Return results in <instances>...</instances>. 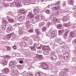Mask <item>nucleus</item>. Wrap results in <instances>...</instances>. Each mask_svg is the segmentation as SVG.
Listing matches in <instances>:
<instances>
[{"mask_svg":"<svg viewBox=\"0 0 76 76\" xmlns=\"http://www.w3.org/2000/svg\"><path fill=\"white\" fill-rule=\"evenodd\" d=\"M35 1H36V0H17L14 3L17 6L20 7L22 6L21 2L24 5H29L31 3L34 4Z\"/></svg>","mask_w":76,"mask_h":76,"instance_id":"obj_1","label":"nucleus"},{"mask_svg":"<svg viewBox=\"0 0 76 76\" xmlns=\"http://www.w3.org/2000/svg\"><path fill=\"white\" fill-rule=\"evenodd\" d=\"M39 66H40L42 67V68L43 69H48L49 66L47 64H46L44 63H41L39 64Z\"/></svg>","mask_w":76,"mask_h":76,"instance_id":"obj_2","label":"nucleus"},{"mask_svg":"<svg viewBox=\"0 0 76 76\" xmlns=\"http://www.w3.org/2000/svg\"><path fill=\"white\" fill-rule=\"evenodd\" d=\"M60 1H58V2H57L55 4H54V5L55 6H54L53 7V9H54L55 10H59V9H60V7L58 6H60Z\"/></svg>","mask_w":76,"mask_h":76,"instance_id":"obj_3","label":"nucleus"},{"mask_svg":"<svg viewBox=\"0 0 76 76\" xmlns=\"http://www.w3.org/2000/svg\"><path fill=\"white\" fill-rule=\"evenodd\" d=\"M49 33L51 34V37L53 38H54L56 37H57L56 32L54 31H52L51 30H50L49 31Z\"/></svg>","mask_w":76,"mask_h":76,"instance_id":"obj_4","label":"nucleus"},{"mask_svg":"<svg viewBox=\"0 0 76 76\" xmlns=\"http://www.w3.org/2000/svg\"><path fill=\"white\" fill-rule=\"evenodd\" d=\"M4 6H5V7H7V6L13 7L15 6V5L14 4V3H5L4 4Z\"/></svg>","mask_w":76,"mask_h":76,"instance_id":"obj_5","label":"nucleus"},{"mask_svg":"<svg viewBox=\"0 0 76 76\" xmlns=\"http://www.w3.org/2000/svg\"><path fill=\"white\" fill-rule=\"evenodd\" d=\"M56 42L60 44V45H63V44H65L66 43L64 42H62L61 39L60 38H57L56 40Z\"/></svg>","mask_w":76,"mask_h":76,"instance_id":"obj_6","label":"nucleus"},{"mask_svg":"<svg viewBox=\"0 0 76 76\" xmlns=\"http://www.w3.org/2000/svg\"><path fill=\"white\" fill-rule=\"evenodd\" d=\"M42 50H43V51L44 50L46 51H49L50 49V48L49 47V45L44 46L42 45Z\"/></svg>","mask_w":76,"mask_h":76,"instance_id":"obj_7","label":"nucleus"},{"mask_svg":"<svg viewBox=\"0 0 76 76\" xmlns=\"http://www.w3.org/2000/svg\"><path fill=\"white\" fill-rule=\"evenodd\" d=\"M51 58L52 59V60H53L55 61H57V58L56 55H51Z\"/></svg>","mask_w":76,"mask_h":76,"instance_id":"obj_8","label":"nucleus"},{"mask_svg":"<svg viewBox=\"0 0 76 76\" xmlns=\"http://www.w3.org/2000/svg\"><path fill=\"white\" fill-rule=\"evenodd\" d=\"M12 75L16 76H17V75H18V73H19V72H18V70H15L13 71H12Z\"/></svg>","mask_w":76,"mask_h":76,"instance_id":"obj_9","label":"nucleus"},{"mask_svg":"<svg viewBox=\"0 0 76 76\" xmlns=\"http://www.w3.org/2000/svg\"><path fill=\"white\" fill-rule=\"evenodd\" d=\"M9 66H10L12 67H15L16 66L15 63L12 61H10L9 64Z\"/></svg>","mask_w":76,"mask_h":76,"instance_id":"obj_10","label":"nucleus"},{"mask_svg":"<svg viewBox=\"0 0 76 76\" xmlns=\"http://www.w3.org/2000/svg\"><path fill=\"white\" fill-rule=\"evenodd\" d=\"M10 17H9V16H7L6 17L7 19L10 22H11V23H13L15 22V20L13 19H10Z\"/></svg>","mask_w":76,"mask_h":76,"instance_id":"obj_11","label":"nucleus"},{"mask_svg":"<svg viewBox=\"0 0 76 76\" xmlns=\"http://www.w3.org/2000/svg\"><path fill=\"white\" fill-rule=\"evenodd\" d=\"M18 31L19 32V35H21L23 34V31H22V27L18 26Z\"/></svg>","mask_w":76,"mask_h":76,"instance_id":"obj_12","label":"nucleus"},{"mask_svg":"<svg viewBox=\"0 0 76 76\" xmlns=\"http://www.w3.org/2000/svg\"><path fill=\"white\" fill-rule=\"evenodd\" d=\"M39 8H37L34 9V15H37L38 13H39Z\"/></svg>","mask_w":76,"mask_h":76,"instance_id":"obj_13","label":"nucleus"},{"mask_svg":"<svg viewBox=\"0 0 76 76\" xmlns=\"http://www.w3.org/2000/svg\"><path fill=\"white\" fill-rule=\"evenodd\" d=\"M19 13L22 15H25V14H26V11L24 10L23 9H21L19 11Z\"/></svg>","mask_w":76,"mask_h":76,"instance_id":"obj_14","label":"nucleus"},{"mask_svg":"<svg viewBox=\"0 0 76 76\" xmlns=\"http://www.w3.org/2000/svg\"><path fill=\"white\" fill-rule=\"evenodd\" d=\"M42 57H43V56H42V55H41L37 54L36 55V58H37V59H42Z\"/></svg>","mask_w":76,"mask_h":76,"instance_id":"obj_15","label":"nucleus"},{"mask_svg":"<svg viewBox=\"0 0 76 76\" xmlns=\"http://www.w3.org/2000/svg\"><path fill=\"white\" fill-rule=\"evenodd\" d=\"M20 45L22 47H28V45H27L26 43L25 42H22L20 44Z\"/></svg>","mask_w":76,"mask_h":76,"instance_id":"obj_16","label":"nucleus"},{"mask_svg":"<svg viewBox=\"0 0 76 76\" xmlns=\"http://www.w3.org/2000/svg\"><path fill=\"white\" fill-rule=\"evenodd\" d=\"M17 18L18 19H25V17L24 15H19L17 16Z\"/></svg>","mask_w":76,"mask_h":76,"instance_id":"obj_17","label":"nucleus"},{"mask_svg":"<svg viewBox=\"0 0 76 76\" xmlns=\"http://www.w3.org/2000/svg\"><path fill=\"white\" fill-rule=\"evenodd\" d=\"M37 35H37L36 36H35L34 38V40L35 41L38 42L39 41V37H37Z\"/></svg>","mask_w":76,"mask_h":76,"instance_id":"obj_18","label":"nucleus"},{"mask_svg":"<svg viewBox=\"0 0 76 76\" xmlns=\"http://www.w3.org/2000/svg\"><path fill=\"white\" fill-rule=\"evenodd\" d=\"M12 27H9L7 28V32H12Z\"/></svg>","mask_w":76,"mask_h":76,"instance_id":"obj_19","label":"nucleus"},{"mask_svg":"<svg viewBox=\"0 0 76 76\" xmlns=\"http://www.w3.org/2000/svg\"><path fill=\"white\" fill-rule=\"evenodd\" d=\"M28 16L29 18L32 19L34 17V15L32 14V13L29 12L28 14Z\"/></svg>","mask_w":76,"mask_h":76,"instance_id":"obj_20","label":"nucleus"},{"mask_svg":"<svg viewBox=\"0 0 76 76\" xmlns=\"http://www.w3.org/2000/svg\"><path fill=\"white\" fill-rule=\"evenodd\" d=\"M69 32V31L68 30L65 33V34L64 35V38L65 39H66L67 37V35H68V34Z\"/></svg>","mask_w":76,"mask_h":76,"instance_id":"obj_21","label":"nucleus"},{"mask_svg":"<svg viewBox=\"0 0 76 76\" xmlns=\"http://www.w3.org/2000/svg\"><path fill=\"white\" fill-rule=\"evenodd\" d=\"M69 36L70 38H74L75 37V33L71 31L69 34Z\"/></svg>","mask_w":76,"mask_h":76,"instance_id":"obj_22","label":"nucleus"},{"mask_svg":"<svg viewBox=\"0 0 76 76\" xmlns=\"http://www.w3.org/2000/svg\"><path fill=\"white\" fill-rule=\"evenodd\" d=\"M36 76H44V75L42 73L38 72H36Z\"/></svg>","mask_w":76,"mask_h":76,"instance_id":"obj_23","label":"nucleus"},{"mask_svg":"<svg viewBox=\"0 0 76 76\" xmlns=\"http://www.w3.org/2000/svg\"><path fill=\"white\" fill-rule=\"evenodd\" d=\"M9 70H10L9 68H6L5 69H4V72L6 74H7V73H9Z\"/></svg>","mask_w":76,"mask_h":76,"instance_id":"obj_24","label":"nucleus"},{"mask_svg":"<svg viewBox=\"0 0 76 76\" xmlns=\"http://www.w3.org/2000/svg\"><path fill=\"white\" fill-rule=\"evenodd\" d=\"M7 60L5 59L2 61V64H4V65H7Z\"/></svg>","mask_w":76,"mask_h":76,"instance_id":"obj_25","label":"nucleus"},{"mask_svg":"<svg viewBox=\"0 0 76 76\" xmlns=\"http://www.w3.org/2000/svg\"><path fill=\"white\" fill-rule=\"evenodd\" d=\"M35 31L38 35H39V34H41V31H39V29H36L35 30Z\"/></svg>","mask_w":76,"mask_h":76,"instance_id":"obj_26","label":"nucleus"},{"mask_svg":"<svg viewBox=\"0 0 76 76\" xmlns=\"http://www.w3.org/2000/svg\"><path fill=\"white\" fill-rule=\"evenodd\" d=\"M74 1L73 0H69L68 1V3L69 4L71 5H73Z\"/></svg>","mask_w":76,"mask_h":76,"instance_id":"obj_27","label":"nucleus"},{"mask_svg":"<svg viewBox=\"0 0 76 76\" xmlns=\"http://www.w3.org/2000/svg\"><path fill=\"white\" fill-rule=\"evenodd\" d=\"M67 54H68L67 56H66L63 57V58L64 60H67V59H68L69 57V53H67Z\"/></svg>","mask_w":76,"mask_h":76,"instance_id":"obj_28","label":"nucleus"},{"mask_svg":"<svg viewBox=\"0 0 76 76\" xmlns=\"http://www.w3.org/2000/svg\"><path fill=\"white\" fill-rule=\"evenodd\" d=\"M30 48L32 51H36V48H35V47L31 46L30 47Z\"/></svg>","mask_w":76,"mask_h":76,"instance_id":"obj_29","label":"nucleus"},{"mask_svg":"<svg viewBox=\"0 0 76 76\" xmlns=\"http://www.w3.org/2000/svg\"><path fill=\"white\" fill-rule=\"evenodd\" d=\"M6 14L9 16H12L13 14L11 12H8L6 13Z\"/></svg>","mask_w":76,"mask_h":76,"instance_id":"obj_30","label":"nucleus"},{"mask_svg":"<svg viewBox=\"0 0 76 76\" xmlns=\"http://www.w3.org/2000/svg\"><path fill=\"white\" fill-rule=\"evenodd\" d=\"M64 32V29H62L60 30H59L58 31L59 34V35H60V34H63Z\"/></svg>","mask_w":76,"mask_h":76,"instance_id":"obj_31","label":"nucleus"},{"mask_svg":"<svg viewBox=\"0 0 76 76\" xmlns=\"http://www.w3.org/2000/svg\"><path fill=\"white\" fill-rule=\"evenodd\" d=\"M53 21L55 22H58V19L56 18V17H54L53 18Z\"/></svg>","mask_w":76,"mask_h":76,"instance_id":"obj_32","label":"nucleus"},{"mask_svg":"<svg viewBox=\"0 0 76 76\" xmlns=\"http://www.w3.org/2000/svg\"><path fill=\"white\" fill-rule=\"evenodd\" d=\"M12 37V36L10 34H8L7 35V38L8 39H9Z\"/></svg>","mask_w":76,"mask_h":76,"instance_id":"obj_33","label":"nucleus"},{"mask_svg":"<svg viewBox=\"0 0 76 76\" xmlns=\"http://www.w3.org/2000/svg\"><path fill=\"white\" fill-rule=\"evenodd\" d=\"M35 19L37 21L39 19V15H36L35 17Z\"/></svg>","mask_w":76,"mask_h":76,"instance_id":"obj_34","label":"nucleus"},{"mask_svg":"<svg viewBox=\"0 0 76 76\" xmlns=\"http://www.w3.org/2000/svg\"><path fill=\"white\" fill-rule=\"evenodd\" d=\"M63 26L61 24H59L58 25L57 28L58 29H61Z\"/></svg>","mask_w":76,"mask_h":76,"instance_id":"obj_35","label":"nucleus"},{"mask_svg":"<svg viewBox=\"0 0 76 76\" xmlns=\"http://www.w3.org/2000/svg\"><path fill=\"white\" fill-rule=\"evenodd\" d=\"M64 25L65 27H66L67 28L69 26V24L68 23H64Z\"/></svg>","mask_w":76,"mask_h":76,"instance_id":"obj_36","label":"nucleus"},{"mask_svg":"<svg viewBox=\"0 0 76 76\" xmlns=\"http://www.w3.org/2000/svg\"><path fill=\"white\" fill-rule=\"evenodd\" d=\"M63 20L64 22H66L67 21V17L65 16L64 17Z\"/></svg>","mask_w":76,"mask_h":76,"instance_id":"obj_37","label":"nucleus"},{"mask_svg":"<svg viewBox=\"0 0 76 76\" xmlns=\"http://www.w3.org/2000/svg\"><path fill=\"white\" fill-rule=\"evenodd\" d=\"M44 25V23H40L39 25V27H42V26H43Z\"/></svg>","mask_w":76,"mask_h":76,"instance_id":"obj_38","label":"nucleus"},{"mask_svg":"<svg viewBox=\"0 0 76 76\" xmlns=\"http://www.w3.org/2000/svg\"><path fill=\"white\" fill-rule=\"evenodd\" d=\"M63 7H65L66 6V1H64L62 3Z\"/></svg>","mask_w":76,"mask_h":76,"instance_id":"obj_39","label":"nucleus"},{"mask_svg":"<svg viewBox=\"0 0 76 76\" xmlns=\"http://www.w3.org/2000/svg\"><path fill=\"white\" fill-rule=\"evenodd\" d=\"M28 38L27 37H24L23 38V40L26 41H28Z\"/></svg>","mask_w":76,"mask_h":76,"instance_id":"obj_40","label":"nucleus"},{"mask_svg":"<svg viewBox=\"0 0 76 76\" xmlns=\"http://www.w3.org/2000/svg\"><path fill=\"white\" fill-rule=\"evenodd\" d=\"M11 54H12V57H15V56H16V53H15V52H13V53H11Z\"/></svg>","mask_w":76,"mask_h":76,"instance_id":"obj_41","label":"nucleus"},{"mask_svg":"<svg viewBox=\"0 0 76 76\" xmlns=\"http://www.w3.org/2000/svg\"><path fill=\"white\" fill-rule=\"evenodd\" d=\"M6 49L7 51H10V50H11V48H10V47L9 46H7V47Z\"/></svg>","mask_w":76,"mask_h":76,"instance_id":"obj_42","label":"nucleus"},{"mask_svg":"<svg viewBox=\"0 0 76 76\" xmlns=\"http://www.w3.org/2000/svg\"><path fill=\"white\" fill-rule=\"evenodd\" d=\"M46 29H47V27H44L42 28V31H45Z\"/></svg>","mask_w":76,"mask_h":76,"instance_id":"obj_43","label":"nucleus"},{"mask_svg":"<svg viewBox=\"0 0 76 76\" xmlns=\"http://www.w3.org/2000/svg\"><path fill=\"white\" fill-rule=\"evenodd\" d=\"M39 43H35L34 44V45L35 47H38V46H39Z\"/></svg>","mask_w":76,"mask_h":76,"instance_id":"obj_44","label":"nucleus"},{"mask_svg":"<svg viewBox=\"0 0 76 76\" xmlns=\"http://www.w3.org/2000/svg\"><path fill=\"white\" fill-rule=\"evenodd\" d=\"M61 76H66V73L64 72L63 73L62 72L61 73Z\"/></svg>","mask_w":76,"mask_h":76,"instance_id":"obj_45","label":"nucleus"},{"mask_svg":"<svg viewBox=\"0 0 76 76\" xmlns=\"http://www.w3.org/2000/svg\"><path fill=\"white\" fill-rule=\"evenodd\" d=\"M42 48V45H41L39 47H37V49H41Z\"/></svg>","mask_w":76,"mask_h":76,"instance_id":"obj_46","label":"nucleus"},{"mask_svg":"<svg viewBox=\"0 0 76 76\" xmlns=\"http://www.w3.org/2000/svg\"><path fill=\"white\" fill-rule=\"evenodd\" d=\"M61 64V62L60 61H59L57 62L56 64L58 65H60Z\"/></svg>","mask_w":76,"mask_h":76,"instance_id":"obj_47","label":"nucleus"},{"mask_svg":"<svg viewBox=\"0 0 76 76\" xmlns=\"http://www.w3.org/2000/svg\"><path fill=\"white\" fill-rule=\"evenodd\" d=\"M33 31H34V30L32 28L30 29L28 31L29 32H30V33H31V32H32Z\"/></svg>","mask_w":76,"mask_h":76,"instance_id":"obj_48","label":"nucleus"},{"mask_svg":"<svg viewBox=\"0 0 76 76\" xmlns=\"http://www.w3.org/2000/svg\"><path fill=\"white\" fill-rule=\"evenodd\" d=\"M8 22L6 21V20H3V23L6 25V24H7Z\"/></svg>","mask_w":76,"mask_h":76,"instance_id":"obj_49","label":"nucleus"},{"mask_svg":"<svg viewBox=\"0 0 76 76\" xmlns=\"http://www.w3.org/2000/svg\"><path fill=\"white\" fill-rule=\"evenodd\" d=\"M45 55H48L49 54V53L48 52V51H46L45 52V53H44Z\"/></svg>","mask_w":76,"mask_h":76,"instance_id":"obj_50","label":"nucleus"},{"mask_svg":"<svg viewBox=\"0 0 76 76\" xmlns=\"http://www.w3.org/2000/svg\"><path fill=\"white\" fill-rule=\"evenodd\" d=\"M25 25L27 27H28V26H29V23H28L27 22L25 23Z\"/></svg>","mask_w":76,"mask_h":76,"instance_id":"obj_51","label":"nucleus"},{"mask_svg":"<svg viewBox=\"0 0 76 76\" xmlns=\"http://www.w3.org/2000/svg\"><path fill=\"white\" fill-rule=\"evenodd\" d=\"M18 68L20 70H22V69H23V67H22V65L19 66Z\"/></svg>","mask_w":76,"mask_h":76,"instance_id":"obj_52","label":"nucleus"},{"mask_svg":"<svg viewBox=\"0 0 76 76\" xmlns=\"http://www.w3.org/2000/svg\"><path fill=\"white\" fill-rule=\"evenodd\" d=\"M31 23H36V21L35 20H32Z\"/></svg>","mask_w":76,"mask_h":76,"instance_id":"obj_53","label":"nucleus"},{"mask_svg":"<svg viewBox=\"0 0 76 76\" xmlns=\"http://www.w3.org/2000/svg\"><path fill=\"white\" fill-rule=\"evenodd\" d=\"M67 10H65L64 9H63L62 10V12H66L67 13Z\"/></svg>","mask_w":76,"mask_h":76,"instance_id":"obj_54","label":"nucleus"},{"mask_svg":"<svg viewBox=\"0 0 76 76\" xmlns=\"http://www.w3.org/2000/svg\"><path fill=\"white\" fill-rule=\"evenodd\" d=\"M3 39L4 40H5V39H7V36H4L3 37Z\"/></svg>","mask_w":76,"mask_h":76,"instance_id":"obj_55","label":"nucleus"},{"mask_svg":"<svg viewBox=\"0 0 76 76\" xmlns=\"http://www.w3.org/2000/svg\"><path fill=\"white\" fill-rule=\"evenodd\" d=\"M52 24H53V23H52L49 22L48 23L47 25L48 26H50V25H51Z\"/></svg>","mask_w":76,"mask_h":76,"instance_id":"obj_56","label":"nucleus"},{"mask_svg":"<svg viewBox=\"0 0 76 76\" xmlns=\"http://www.w3.org/2000/svg\"><path fill=\"white\" fill-rule=\"evenodd\" d=\"M72 60L73 61H75L76 62V57H74L72 58Z\"/></svg>","mask_w":76,"mask_h":76,"instance_id":"obj_57","label":"nucleus"},{"mask_svg":"<svg viewBox=\"0 0 76 76\" xmlns=\"http://www.w3.org/2000/svg\"><path fill=\"white\" fill-rule=\"evenodd\" d=\"M5 58H7V59H8L10 58V57H9V56H5Z\"/></svg>","mask_w":76,"mask_h":76,"instance_id":"obj_58","label":"nucleus"},{"mask_svg":"<svg viewBox=\"0 0 76 76\" xmlns=\"http://www.w3.org/2000/svg\"><path fill=\"white\" fill-rule=\"evenodd\" d=\"M67 14H68V15H69V14H70V13H72V12L69 10H68L67 11Z\"/></svg>","mask_w":76,"mask_h":76,"instance_id":"obj_59","label":"nucleus"},{"mask_svg":"<svg viewBox=\"0 0 76 76\" xmlns=\"http://www.w3.org/2000/svg\"><path fill=\"white\" fill-rule=\"evenodd\" d=\"M37 52L38 53H42V51H41V50H37Z\"/></svg>","mask_w":76,"mask_h":76,"instance_id":"obj_60","label":"nucleus"},{"mask_svg":"<svg viewBox=\"0 0 76 76\" xmlns=\"http://www.w3.org/2000/svg\"><path fill=\"white\" fill-rule=\"evenodd\" d=\"M28 76H34V74H29Z\"/></svg>","mask_w":76,"mask_h":76,"instance_id":"obj_61","label":"nucleus"},{"mask_svg":"<svg viewBox=\"0 0 76 76\" xmlns=\"http://www.w3.org/2000/svg\"><path fill=\"white\" fill-rule=\"evenodd\" d=\"M76 26V24H75L73 25L72 27H73L74 28H75Z\"/></svg>","mask_w":76,"mask_h":76,"instance_id":"obj_62","label":"nucleus"},{"mask_svg":"<svg viewBox=\"0 0 76 76\" xmlns=\"http://www.w3.org/2000/svg\"><path fill=\"white\" fill-rule=\"evenodd\" d=\"M59 58H61L62 57H63V56L61 55H60L58 56Z\"/></svg>","mask_w":76,"mask_h":76,"instance_id":"obj_63","label":"nucleus"},{"mask_svg":"<svg viewBox=\"0 0 76 76\" xmlns=\"http://www.w3.org/2000/svg\"><path fill=\"white\" fill-rule=\"evenodd\" d=\"M73 16L74 17H75V18H76V12L75 13H74L73 14Z\"/></svg>","mask_w":76,"mask_h":76,"instance_id":"obj_64","label":"nucleus"}]
</instances>
